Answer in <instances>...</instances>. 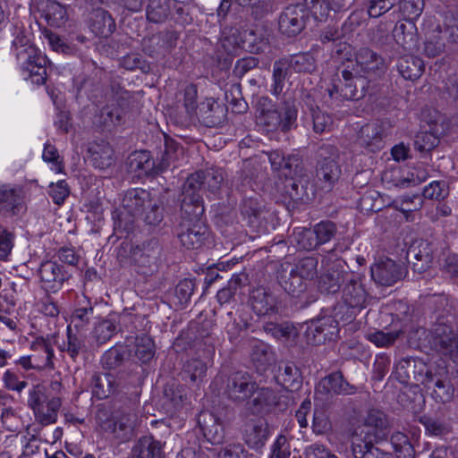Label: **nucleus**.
Returning <instances> with one entry per match:
<instances>
[{
	"mask_svg": "<svg viewBox=\"0 0 458 458\" xmlns=\"http://www.w3.org/2000/svg\"><path fill=\"white\" fill-rule=\"evenodd\" d=\"M352 69L349 66L343 70L342 75L344 84L339 81L328 89V94L331 98L338 100H352L358 98L357 86L352 81L355 79L371 80L379 75L384 70V60L369 48H360L355 55V61L351 62Z\"/></svg>",
	"mask_w": 458,
	"mask_h": 458,
	"instance_id": "1",
	"label": "nucleus"
},
{
	"mask_svg": "<svg viewBox=\"0 0 458 458\" xmlns=\"http://www.w3.org/2000/svg\"><path fill=\"white\" fill-rule=\"evenodd\" d=\"M12 51L16 57L21 75L26 81L36 85L46 82L47 65L49 61L39 48L30 40V35L22 30H17L13 40Z\"/></svg>",
	"mask_w": 458,
	"mask_h": 458,
	"instance_id": "2",
	"label": "nucleus"
},
{
	"mask_svg": "<svg viewBox=\"0 0 458 458\" xmlns=\"http://www.w3.org/2000/svg\"><path fill=\"white\" fill-rule=\"evenodd\" d=\"M223 181L222 171L216 169L208 170L205 174L198 172L191 174L183 187L181 209L192 218L201 216L204 213V206L198 191L203 186L215 192L220 188Z\"/></svg>",
	"mask_w": 458,
	"mask_h": 458,
	"instance_id": "3",
	"label": "nucleus"
},
{
	"mask_svg": "<svg viewBox=\"0 0 458 458\" xmlns=\"http://www.w3.org/2000/svg\"><path fill=\"white\" fill-rule=\"evenodd\" d=\"M28 403L36 420L42 425H49L56 421L62 400L59 396L47 394L43 386L37 385L29 392Z\"/></svg>",
	"mask_w": 458,
	"mask_h": 458,
	"instance_id": "4",
	"label": "nucleus"
},
{
	"mask_svg": "<svg viewBox=\"0 0 458 458\" xmlns=\"http://www.w3.org/2000/svg\"><path fill=\"white\" fill-rule=\"evenodd\" d=\"M386 427V420L383 412L377 410L368 411L362 423L357 425L352 434V442L356 445L359 442L373 443L383 436V429Z\"/></svg>",
	"mask_w": 458,
	"mask_h": 458,
	"instance_id": "5",
	"label": "nucleus"
},
{
	"mask_svg": "<svg viewBox=\"0 0 458 458\" xmlns=\"http://www.w3.org/2000/svg\"><path fill=\"white\" fill-rule=\"evenodd\" d=\"M185 216L183 222L181 224V232L178 234L179 240L182 246L187 249H198L204 242L206 228L199 224V217L192 218L191 216L182 210Z\"/></svg>",
	"mask_w": 458,
	"mask_h": 458,
	"instance_id": "6",
	"label": "nucleus"
},
{
	"mask_svg": "<svg viewBox=\"0 0 458 458\" xmlns=\"http://www.w3.org/2000/svg\"><path fill=\"white\" fill-rule=\"evenodd\" d=\"M256 386L250 374L238 371L229 377L225 392L234 401H245L253 394Z\"/></svg>",
	"mask_w": 458,
	"mask_h": 458,
	"instance_id": "7",
	"label": "nucleus"
},
{
	"mask_svg": "<svg viewBox=\"0 0 458 458\" xmlns=\"http://www.w3.org/2000/svg\"><path fill=\"white\" fill-rule=\"evenodd\" d=\"M338 330V322L335 318L323 317L310 322L307 329V336L313 344H320L336 337Z\"/></svg>",
	"mask_w": 458,
	"mask_h": 458,
	"instance_id": "8",
	"label": "nucleus"
},
{
	"mask_svg": "<svg viewBox=\"0 0 458 458\" xmlns=\"http://www.w3.org/2000/svg\"><path fill=\"white\" fill-rule=\"evenodd\" d=\"M372 279L378 284L389 286L403 276L400 265L388 258H381L370 267Z\"/></svg>",
	"mask_w": 458,
	"mask_h": 458,
	"instance_id": "9",
	"label": "nucleus"
},
{
	"mask_svg": "<svg viewBox=\"0 0 458 458\" xmlns=\"http://www.w3.org/2000/svg\"><path fill=\"white\" fill-rule=\"evenodd\" d=\"M424 52L428 57L439 55L445 49V38L442 35V26L435 18H428L425 23Z\"/></svg>",
	"mask_w": 458,
	"mask_h": 458,
	"instance_id": "10",
	"label": "nucleus"
},
{
	"mask_svg": "<svg viewBox=\"0 0 458 458\" xmlns=\"http://www.w3.org/2000/svg\"><path fill=\"white\" fill-rule=\"evenodd\" d=\"M304 25V12L301 6L290 5L280 15L279 30L283 34L297 35L303 30Z\"/></svg>",
	"mask_w": 458,
	"mask_h": 458,
	"instance_id": "11",
	"label": "nucleus"
},
{
	"mask_svg": "<svg viewBox=\"0 0 458 458\" xmlns=\"http://www.w3.org/2000/svg\"><path fill=\"white\" fill-rule=\"evenodd\" d=\"M151 194L143 189L127 191L123 199V208L133 216H142L148 206H151Z\"/></svg>",
	"mask_w": 458,
	"mask_h": 458,
	"instance_id": "12",
	"label": "nucleus"
},
{
	"mask_svg": "<svg viewBox=\"0 0 458 458\" xmlns=\"http://www.w3.org/2000/svg\"><path fill=\"white\" fill-rule=\"evenodd\" d=\"M268 437V428L261 418L248 420L243 428V439L246 445L254 449L264 446Z\"/></svg>",
	"mask_w": 458,
	"mask_h": 458,
	"instance_id": "13",
	"label": "nucleus"
},
{
	"mask_svg": "<svg viewBox=\"0 0 458 458\" xmlns=\"http://www.w3.org/2000/svg\"><path fill=\"white\" fill-rule=\"evenodd\" d=\"M330 157H324L319 162L318 168L317 170V177L321 182V188L330 189L333 183L337 181L341 170L335 160L337 157L336 148L335 147H329Z\"/></svg>",
	"mask_w": 458,
	"mask_h": 458,
	"instance_id": "14",
	"label": "nucleus"
},
{
	"mask_svg": "<svg viewBox=\"0 0 458 458\" xmlns=\"http://www.w3.org/2000/svg\"><path fill=\"white\" fill-rule=\"evenodd\" d=\"M198 422L202 433L208 442L212 445L223 443L225 431L220 420L209 411H203L199 414Z\"/></svg>",
	"mask_w": 458,
	"mask_h": 458,
	"instance_id": "15",
	"label": "nucleus"
},
{
	"mask_svg": "<svg viewBox=\"0 0 458 458\" xmlns=\"http://www.w3.org/2000/svg\"><path fill=\"white\" fill-rule=\"evenodd\" d=\"M250 408L254 413L263 414L270 412L278 403L277 392L270 387H258L251 395Z\"/></svg>",
	"mask_w": 458,
	"mask_h": 458,
	"instance_id": "16",
	"label": "nucleus"
},
{
	"mask_svg": "<svg viewBox=\"0 0 458 458\" xmlns=\"http://www.w3.org/2000/svg\"><path fill=\"white\" fill-rule=\"evenodd\" d=\"M42 287L50 293H56L64 283V275L58 264L48 260L43 262L39 268Z\"/></svg>",
	"mask_w": 458,
	"mask_h": 458,
	"instance_id": "17",
	"label": "nucleus"
},
{
	"mask_svg": "<svg viewBox=\"0 0 458 458\" xmlns=\"http://www.w3.org/2000/svg\"><path fill=\"white\" fill-rule=\"evenodd\" d=\"M393 37L396 44L404 50H412L417 47V28L412 21L398 22L394 28Z\"/></svg>",
	"mask_w": 458,
	"mask_h": 458,
	"instance_id": "18",
	"label": "nucleus"
},
{
	"mask_svg": "<svg viewBox=\"0 0 458 458\" xmlns=\"http://www.w3.org/2000/svg\"><path fill=\"white\" fill-rule=\"evenodd\" d=\"M89 160L96 168L105 169L112 165L113 150L110 145L104 141H94L89 146Z\"/></svg>",
	"mask_w": 458,
	"mask_h": 458,
	"instance_id": "19",
	"label": "nucleus"
},
{
	"mask_svg": "<svg viewBox=\"0 0 458 458\" xmlns=\"http://www.w3.org/2000/svg\"><path fill=\"white\" fill-rule=\"evenodd\" d=\"M131 458H164L162 445L152 437L140 438L131 449Z\"/></svg>",
	"mask_w": 458,
	"mask_h": 458,
	"instance_id": "20",
	"label": "nucleus"
},
{
	"mask_svg": "<svg viewBox=\"0 0 458 458\" xmlns=\"http://www.w3.org/2000/svg\"><path fill=\"white\" fill-rule=\"evenodd\" d=\"M251 306L259 316L274 314L276 311V300L264 288H257L250 295Z\"/></svg>",
	"mask_w": 458,
	"mask_h": 458,
	"instance_id": "21",
	"label": "nucleus"
},
{
	"mask_svg": "<svg viewBox=\"0 0 458 458\" xmlns=\"http://www.w3.org/2000/svg\"><path fill=\"white\" fill-rule=\"evenodd\" d=\"M183 148L178 145L172 139H165V150L156 164V173L163 172L168 169L172 165H176L181 159H183Z\"/></svg>",
	"mask_w": 458,
	"mask_h": 458,
	"instance_id": "22",
	"label": "nucleus"
},
{
	"mask_svg": "<svg viewBox=\"0 0 458 458\" xmlns=\"http://www.w3.org/2000/svg\"><path fill=\"white\" fill-rule=\"evenodd\" d=\"M386 135L382 123H375L362 126L358 136V143L370 151L379 148V143Z\"/></svg>",
	"mask_w": 458,
	"mask_h": 458,
	"instance_id": "23",
	"label": "nucleus"
},
{
	"mask_svg": "<svg viewBox=\"0 0 458 458\" xmlns=\"http://www.w3.org/2000/svg\"><path fill=\"white\" fill-rule=\"evenodd\" d=\"M140 422V416L133 409L117 412L106 425V428L114 433H128L134 429Z\"/></svg>",
	"mask_w": 458,
	"mask_h": 458,
	"instance_id": "24",
	"label": "nucleus"
},
{
	"mask_svg": "<svg viewBox=\"0 0 458 458\" xmlns=\"http://www.w3.org/2000/svg\"><path fill=\"white\" fill-rule=\"evenodd\" d=\"M297 112L292 106H285L279 111H271L266 114L267 123L274 126L278 127L283 131H288L292 128L296 121Z\"/></svg>",
	"mask_w": 458,
	"mask_h": 458,
	"instance_id": "25",
	"label": "nucleus"
},
{
	"mask_svg": "<svg viewBox=\"0 0 458 458\" xmlns=\"http://www.w3.org/2000/svg\"><path fill=\"white\" fill-rule=\"evenodd\" d=\"M38 349L43 352L44 357L42 360H38L36 355L23 356L20 358L19 364L25 369H42L47 367H52L54 351L51 346L45 342H41V344L38 345Z\"/></svg>",
	"mask_w": 458,
	"mask_h": 458,
	"instance_id": "26",
	"label": "nucleus"
},
{
	"mask_svg": "<svg viewBox=\"0 0 458 458\" xmlns=\"http://www.w3.org/2000/svg\"><path fill=\"white\" fill-rule=\"evenodd\" d=\"M398 71L405 80L414 81L422 75L424 63L418 56L405 55L399 60Z\"/></svg>",
	"mask_w": 458,
	"mask_h": 458,
	"instance_id": "27",
	"label": "nucleus"
},
{
	"mask_svg": "<svg viewBox=\"0 0 458 458\" xmlns=\"http://www.w3.org/2000/svg\"><path fill=\"white\" fill-rule=\"evenodd\" d=\"M48 25L61 27L67 21V12L64 6L54 0H47L41 9Z\"/></svg>",
	"mask_w": 458,
	"mask_h": 458,
	"instance_id": "28",
	"label": "nucleus"
},
{
	"mask_svg": "<svg viewBox=\"0 0 458 458\" xmlns=\"http://www.w3.org/2000/svg\"><path fill=\"white\" fill-rule=\"evenodd\" d=\"M343 299L349 308L361 310L365 307L367 294L360 283L353 282L344 287Z\"/></svg>",
	"mask_w": 458,
	"mask_h": 458,
	"instance_id": "29",
	"label": "nucleus"
},
{
	"mask_svg": "<svg viewBox=\"0 0 458 458\" xmlns=\"http://www.w3.org/2000/svg\"><path fill=\"white\" fill-rule=\"evenodd\" d=\"M114 28V21L108 13L103 10H97L93 13L90 30L95 35L107 38L113 33Z\"/></svg>",
	"mask_w": 458,
	"mask_h": 458,
	"instance_id": "30",
	"label": "nucleus"
},
{
	"mask_svg": "<svg viewBox=\"0 0 458 458\" xmlns=\"http://www.w3.org/2000/svg\"><path fill=\"white\" fill-rule=\"evenodd\" d=\"M21 208V191L18 188L12 187L10 185L0 186V208L15 214L19 212Z\"/></svg>",
	"mask_w": 458,
	"mask_h": 458,
	"instance_id": "31",
	"label": "nucleus"
},
{
	"mask_svg": "<svg viewBox=\"0 0 458 458\" xmlns=\"http://www.w3.org/2000/svg\"><path fill=\"white\" fill-rule=\"evenodd\" d=\"M128 166L131 172L139 173V174L156 171V165L151 161L149 152L146 150L131 153L128 157Z\"/></svg>",
	"mask_w": 458,
	"mask_h": 458,
	"instance_id": "32",
	"label": "nucleus"
},
{
	"mask_svg": "<svg viewBox=\"0 0 458 458\" xmlns=\"http://www.w3.org/2000/svg\"><path fill=\"white\" fill-rule=\"evenodd\" d=\"M318 387H322L328 393L352 394L354 393L353 386L344 380L343 375L339 372L333 373L324 377Z\"/></svg>",
	"mask_w": 458,
	"mask_h": 458,
	"instance_id": "33",
	"label": "nucleus"
},
{
	"mask_svg": "<svg viewBox=\"0 0 458 458\" xmlns=\"http://www.w3.org/2000/svg\"><path fill=\"white\" fill-rule=\"evenodd\" d=\"M413 256L415 261H412V268L418 273L424 272L430 267L432 262L431 250L427 242H421L418 246H412L408 252Z\"/></svg>",
	"mask_w": 458,
	"mask_h": 458,
	"instance_id": "34",
	"label": "nucleus"
},
{
	"mask_svg": "<svg viewBox=\"0 0 458 458\" xmlns=\"http://www.w3.org/2000/svg\"><path fill=\"white\" fill-rule=\"evenodd\" d=\"M429 129L420 131L415 136L414 146L420 152L430 151L439 143L440 131L437 125L429 126Z\"/></svg>",
	"mask_w": 458,
	"mask_h": 458,
	"instance_id": "35",
	"label": "nucleus"
},
{
	"mask_svg": "<svg viewBox=\"0 0 458 458\" xmlns=\"http://www.w3.org/2000/svg\"><path fill=\"white\" fill-rule=\"evenodd\" d=\"M93 316V307L88 301V305L76 308L70 318V323L67 328L75 330L76 332L84 331Z\"/></svg>",
	"mask_w": 458,
	"mask_h": 458,
	"instance_id": "36",
	"label": "nucleus"
},
{
	"mask_svg": "<svg viewBox=\"0 0 458 458\" xmlns=\"http://www.w3.org/2000/svg\"><path fill=\"white\" fill-rule=\"evenodd\" d=\"M207 366L199 359H191L188 360L182 369L183 378H189L191 382L199 384L206 376Z\"/></svg>",
	"mask_w": 458,
	"mask_h": 458,
	"instance_id": "37",
	"label": "nucleus"
},
{
	"mask_svg": "<svg viewBox=\"0 0 458 458\" xmlns=\"http://www.w3.org/2000/svg\"><path fill=\"white\" fill-rule=\"evenodd\" d=\"M67 346L66 352L73 360L81 353L87 350L86 335L82 331L76 332L73 329L67 328Z\"/></svg>",
	"mask_w": 458,
	"mask_h": 458,
	"instance_id": "38",
	"label": "nucleus"
},
{
	"mask_svg": "<svg viewBox=\"0 0 458 458\" xmlns=\"http://www.w3.org/2000/svg\"><path fill=\"white\" fill-rule=\"evenodd\" d=\"M277 380L284 388L291 391L298 389L301 383L299 369L293 364L284 365L277 376Z\"/></svg>",
	"mask_w": 458,
	"mask_h": 458,
	"instance_id": "39",
	"label": "nucleus"
},
{
	"mask_svg": "<svg viewBox=\"0 0 458 458\" xmlns=\"http://www.w3.org/2000/svg\"><path fill=\"white\" fill-rule=\"evenodd\" d=\"M318 260L313 257H306L299 260L295 267L292 269L291 276L300 278L312 279L317 275Z\"/></svg>",
	"mask_w": 458,
	"mask_h": 458,
	"instance_id": "40",
	"label": "nucleus"
},
{
	"mask_svg": "<svg viewBox=\"0 0 458 458\" xmlns=\"http://www.w3.org/2000/svg\"><path fill=\"white\" fill-rule=\"evenodd\" d=\"M155 353L154 342L150 336L143 335L135 340V356L142 362L149 361Z\"/></svg>",
	"mask_w": 458,
	"mask_h": 458,
	"instance_id": "41",
	"label": "nucleus"
},
{
	"mask_svg": "<svg viewBox=\"0 0 458 458\" xmlns=\"http://www.w3.org/2000/svg\"><path fill=\"white\" fill-rule=\"evenodd\" d=\"M160 252L158 243L156 241H150L143 244L142 249L134 255L136 260L145 266L156 263Z\"/></svg>",
	"mask_w": 458,
	"mask_h": 458,
	"instance_id": "42",
	"label": "nucleus"
},
{
	"mask_svg": "<svg viewBox=\"0 0 458 458\" xmlns=\"http://www.w3.org/2000/svg\"><path fill=\"white\" fill-rule=\"evenodd\" d=\"M373 443L359 442L358 445L352 442V450L354 458H390L387 453H383Z\"/></svg>",
	"mask_w": 458,
	"mask_h": 458,
	"instance_id": "43",
	"label": "nucleus"
},
{
	"mask_svg": "<svg viewBox=\"0 0 458 458\" xmlns=\"http://www.w3.org/2000/svg\"><path fill=\"white\" fill-rule=\"evenodd\" d=\"M294 241L299 249L311 250L319 246L313 229L299 228L293 233Z\"/></svg>",
	"mask_w": 458,
	"mask_h": 458,
	"instance_id": "44",
	"label": "nucleus"
},
{
	"mask_svg": "<svg viewBox=\"0 0 458 458\" xmlns=\"http://www.w3.org/2000/svg\"><path fill=\"white\" fill-rule=\"evenodd\" d=\"M391 444L396 453L397 458H414V450L407 436L401 432L392 435Z\"/></svg>",
	"mask_w": 458,
	"mask_h": 458,
	"instance_id": "45",
	"label": "nucleus"
},
{
	"mask_svg": "<svg viewBox=\"0 0 458 458\" xmlns=\"http://www.w3.org/2000/svg\"><path fill=\"white\" fill-rule=\"evenodd\" d=\"M115 330L116 327L114 322L109 319L102 320L94 327L92 338L98 345L103 344L111 339Z\"/></svg>",
	"mask_w": 458,
	"mask_h": 458,
	"instance_id": "46",
	"label": "nucleus"
},
{
	"mask_svg": "<svg viewBox=\"0 0 458 458\" xmlns=\"http://www.w3.org/2000/svg\"><path fill=\"white\" fill-rule=\"evenodd\" d=\"M401 330H393L387 332L377 330L367 334L366 337L377 347L385 348L392 345L396 341V339L401 335Z\"/></svg>",
	"mask_w": 458,
	"mask_h": 458,
	"instance_id": "47",
	"label": "nucleus"
},
{
	"mask_svg": "<svg viewBox=\"0 0 458 458\" xmlns=\"http://www.w3.org/2000/svg\"><path fill=\"white\" fill-rule=\"evenodd\" d=\"M424 8L423 0H402L399 10L405 21H412L418 19Z\"/></svg>",
	"mask_w": 458,
	"mask_h": 458,
	"instance_id": "48",
	"label": "nucleus"
},
{
	"mask_svg": "<svg viewBox=\"0 0 458 458\" xmlns=\"http://www.w3.org/2000/svg\"><path fill=\"white\" fill-rule=\"evenodd\" d=\"M339 3H330L328 0H312L310 10L313 17L318 21H326L331 10L339 9Z\"/></svg>",
	"mask_w": 458,
	"mask_h": 458,
	"instance_id": "49",
	"label": "nucleus"
},
{
	"mask_svg": "<svg viewBox=\"0 0 458 458\" xmlns=\"http://www.w3.org/2000/svg\"><path fill=\"white\" fill-rule=\"evenodd\" d=\"M393 205L396 209L401 210L405 215L406 219L408 220L409 213H411L421 208L422 199L418 195L404 196L401 199H395L393 202Z\"/></svg>",
	"mask_w": 458,
	"mask_h": 458,
	"instance_id": "50",
	"label": "nucleus"
},
{
	"mask_svg": "<svg viewBox=\"0 0 458 458\" xmlns=\"http://www.w3.org/2000/svg\"><path fill=\"white\" fill-rule=\"evenodd\" d=\"M433 385L431 395L437 402L444 403L453 398L454 387L449 381L438 379Z\"/></svg>",
	"mask_w": 458,
	"mask_h": 458,
	"instance_id": "51",
	"label": "nucleus"
},
{
	"mask_svg": "<svg viewBox=\"0 0 458 458\" xmlns=\"http://www.w3.org/2000/svg\"><path fill=\"white\" fill-rule=\"evenodd\" d=\"M169 14L167 3L152 1L147 9V18L149 21L158 23L164 21Z\"/></svg>",
	"mask_w": 458,
	"mask_h": 458,
	"instance_id": "52",
	"label": "nucleus"
},
{
	"mask_svg": "<svg viewBox=\"0 0 458 458\" xmlns=\"http://www.w3.org/2000/svg\"><path fill=\"white\" fill-rule=\"evenodd\" d=\"M313 129L317 133L329 131L333 126V119L329 114L319 108L312 109Z\"/></svg>",
	"mask_w": 458,
	"mask_h": 458,
	"instance_id": "53",
	"label": "nucleus"
},
{
	"mask_svg": "<svg viewBox=\"0 0 458 458\" xmlns=\"http://www.w3.org/2000/svg\"><path fill=\"white\" fill-rule=\"evenodd\" d=\"M341 284V276L338 271L322 275L319 277L318 288L323 293H334L338 291Z\"/></svg>",
	"mask_w": 458,
	"mask_h": 458,
	"instance_id": "54",
	"label": "nucleus"
},
{
	"mask_svg": "<svg viewBox=\"0 0 458 458\" xmlns=\"http://www.w3.org/2000/svg\"><path fill=\"white\" fill-rule=\"evenodd\" d=\"M448 193V187L443 181L431 182L423 191V196L431 199H443L447 197Z\"/></svg>",
	"mask_w": 458,
	"mask_h": 458,
	"instance_id": "55",
	"label": "nucleus"
},
{
	"mask_svg": "<svg viewBox=\"0 0 458 458\" xmlns=\"http://www.w3.org/2000/svg\"><path fill=\"white\" fill-rule=\"evenodd\" d=\"M291 455L290 444L287 438L279 435L270 446L268 458H289Z\"/></svg>",
	"mask_w": 458,
	"mask_h": 458,
	"instance_id": "56",
	"label": "nucleus"
},
{
	"mask_svg": "<svg viewBox=\"0 0 458 458\" xmlns=\"http://www.w3.org/2000/svg\"><path fill=\"white\" fill-rule=\"evenodd\" d=\"M114 379L111 374H104L99 376L96 379V387L99 388L96 390L97 394L100 398L107 397L109 394L114 392Z\"/></svg>",
	"mask_w": 458,
	"mask_h": 458,
	"instance_id": "57",
	"label": "nucleus"
},
{
	"mask_svg": "<svg viewBox=\"0 0 458 458\" xmlns=\"http://www.w3.org/2000/svg\"><path fill=\"white\" fill-rule=\"evenodd\" d=\"M313 231L318 244L321 245L329 242L335 235V226L331 222H321L314 226Z\"/></svg>",
	"mask_w": 458,
	"mask_h": 458,
	"instance_id": "58",
	"label": "nucleus"
},
{
	"mask_svg": "<svg viewBox=\"0 0 458 458\" xmlns=\"http://www.w3.org/2000/svg\"><path fill=\"white\" fill-rule=\"evenodd\" d=\"M269 162L274 170H281V169H291L293 165V161L297 162L298 159L293 157H288L286 160L284 155L278 150L271 151L267 153Z\"/></svg>",
	"mask_w": 458,
	"mask_h": 458,
	"instance_id": "59",
	"label": "nucleus"
},
{
	"mask_svg": "<svg viewBox=\"0 0 458 458\" xmlns=\"http://www.w3.org/2000/svg\"><path fill=\"white\" fill-rule=\"evenodd\" d=\"M49 195L55 204H62L69 195L67 183L64 180H60L56 183L51 182L49 185Z\"/></svg>",
	"mask_w": 458,
	"mask_h": 458,
	"instance_id": "60",
	"label": "nucleus"
},
{
	"mask_svg": "<svg viewBox=\"0 0 458 458\" xmlns=\"http://www.w3.org/2000/svg\"><path fill=\"white\" fill-rule=\"evenodd\" d=\"M398 0H370L368 13L377 18L389 11Z\"/></svg>",
	"mask_w": 458,
	"mask_h": 458,
	"instance_id": "61",
	"label": "nucleus"
},
{
	"mask_svg": "<svg viewBox=\"0 0 458 458\" xmlns=\"http://www.w3.org/2000/svg\"><path fill=\"white\" fill-rule=\"evenodd\" d=\"M445 30H442V35L445 39L451 42L458 41V17L451 14L447 15L444 22Z\"/></svg>",
	"mask_w": 458,
	"mask_h": 458,
	"instance_id": "62",
	"label": "nucleus"
},
{
	"mask_svg": "<svg viewBox=\"0 0 458 458\" xmlns=\"http://www.w3.org/2000/svg\"><path fill=\"white\" fill-rule=\"evenodd\" d=\"M305 458H338L325 445L315 443L307 446L303 453Z\"/></svg>",
	"mask_w": 458,
	"mask_h": 458,
	"instance_id": "63",
	"label": "nucleus"
},
{
	"mask_svg": "<svg viewBox=\"0 0 458 458\" xmlns=\"http://www.w3.org/2000/svg\"><path fill=\"white\" fill-rule=\"evenodd\" d=\"M218 458H252L240 444L227 445L218 454Z\"/></svg>",
	"mask_w": 458,
	"mask_h": 458,
	"instance_id": "64",
	"label": "nucleus"
}]
</instances>
